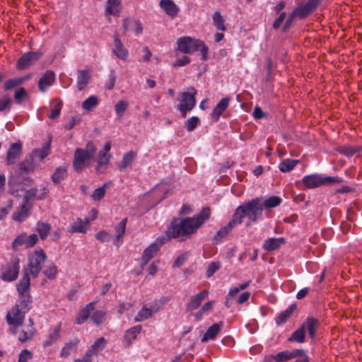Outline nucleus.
I'll list each match as a JSON object with an SVG mask.
<instances>
[{"instance_id":"nucleus-46","label":"nucleus","mask_w":362,"mask_h":362,"mask_svg":"<svg viewBox=\"0 0 362 362\" xmlns=\"http://www.w3.org/2000/svg\"><path fill=\"white\" fill-rule=\"evenodd\" d=\"M98 102L95 95H91L82 103V107L86 111H91L98 105Z\"/></svg>"},{"instance_id":"nucleus-22","label":"nucleus","mask_w":362,"mask_h":362,"mask_svg":"<svg viewBox=\"0 0 362 362\" xmlns=\"http://www.w3.org/2000/svg\"><path fill=\"white\" fill-rule=\"evenodd\" d=\"M90 78V69L78 70L77 88L79 90H83L88 84Z\"/></svg>"},{"instance_id":"nucleus-2","label":"nucleus","mask_w":362,"mask_h":362,"mask_svg":"<svg viewBox=\"0 0 362 362\" xmlns=\"http://www.w3.org/2000/svg\"><path fill=\"white\" fill-rule=\"evenodd\" d=\"M262 217L261 197H256L243 202L235 209L232 216L233 221L238 225L243 223L244 218H247L246 226H250L252 223H256Z\"/></svg>"},{"instance_id":"nucleus-40","label":"nucleus","mask_w":362,"mask_h":362,"mask_svg":"<svg viewBox=\"0 0 362 362\" xmlns=\"http://www.w3.org/2000/svg\"><path fill=\"white\" fill-rule=\"evenodd\" d=\"M127 218H124L116 228V239L115 240V245L117 247L122 242V238L124 235Z\"/></svg>"},{"instance_id":"nucleus-45","label":"nucleus","mask_w":362,"mask_h":362,"mask_svg":"<svg viewBox=\"0 0 362 362\" xmlns=\"http://www.w3.org/2000/svg\"><path fill=\"white\" fill-rule=\"evenodd\" d=\"M213 23L218 30L225 31L226 30L224 25V19L218 11L214 12L213 15Z\"/></svg>"},{"instance_id":"nucleus-27","label":"nucleus","mask_w":362,"mask_h":362,"mask_svg":"<svg viewBox=\"0 0 362 362\" xmlns=\"http://www.w3.org/2000/svg\"><path fill=\"white\" fill-rule=\"evenodd\" d=\"M136 157V153L132 151L124 154L119 170L121 172L124 171L128 168H132V164Z\"/></svg>"},{"instance_id":"nucleus-9","label":"nucleus","mask_w":362,"mask_h":362,"mask_svg":"<svg viewBox=\"0 0 362 362\" xmlns=\"http://www.w3.org/2000/svg\"><path fill=\"white\" fill-rule=\"evenodd\" d=\"M38 240L36 234L28 235L26 233H21L18 235L12 243V247L14 250H18L20 247H32Z\"/></svg>"},{"instance_id":"nucleus-49","label":"nucleus","mask_w":362,"mask_h":362,"mask_svg":"<svg viewBox=\"0 0 362 362\" xmlns=\"http://www.w3.org/2000/svg\"><path fill=\"white\" fill-rule=\"evenodd\" d=\"M120 0H108L106 11L110 15H115L119 11Z\"/></svg>"},{"instance_id":"nucleus-13","label":"nucleus","mask_w":362,"mask_h":362,"mask_svg":"<svg viewBox=\"0 0 362 362\" xmlns=\"http://www.w3.org/2000/svg\"><path fill=\"white\" fill-rule=\"evenodd\" d=\"M322 0H308L303 6L298 7L293 12L300 18L308 16L321 2Z\"/></svg>"},{"instance_id":"nucleus-11","label":"nucleus","mask_w":362,"mask_h":362,"mask_svg":"<svg viewBox=\"0 0 362 362\" xmlns=\"http://www.w3.org/2000/svg\"><path fill=\"white\" fill-rule=\"evenodd\" d=\"M42 55L40 52H26L21 56L18 60V68L19 69H24L28 66L34 64Z\"/></svg>"},{"instance_id":"nucleus-24","label":"nucleus","mask_w":362,"mask_h":362,"mask_svg":"<svg viewBox=\"0 0 362 362\" xmlns=\"http://www.w3.org/2000/svg\"><path fill=\"white\" fill-rule=\"evenodd\" d=\"M96 302H90L81 309L76 318V323L78 325L83 324L90 316V313L94 310Z\"/></svg>"},{"instance_id":"nucleus-18","label":"nucleus","mask_w":362,"mask_h":362,"mask_svg":"<svg viewBox=\"0 0 362 362\" xmlns=\"http://www.w3.org/2000/svg\"><path fill=\"white\" fill-rule=\"evenodd\" d=\"M230 99L228 98H222L214 108L211 117L214 122L219 119L221 115L228 107Z\"/></svg>"},{"instance_id":"nucleus-26","label":"nucleus","mask_w":362,"mask_h":362,"mask_svg":"<svg viewBox=\"0 0 362 362\" xmlns=\"http://www.w3.org/2000/svg\"><path fill=\"white\" fill-rule=\"evenodd\" d=\"M89 224L88 218L82 219L78 218L70 226L69 232L71 233H86L87 226Z\"/></svg>"},{"instance_id":"nucleus-57","label":"nucleus","mask_w":362,"mask_h":362,"mask_svg":"<svg viewBox=\"0 0 362 362\" xmlns=\"http://www.w3.org/2000/svg\"><path fill=\"white\" fill-rule=\"evenodd\" d=\"M199 123V119L197 117L194 116L185 122V126L187 131L192 132L196 128Z\"/></svg>"},{"instance_id":"nucleus-6","label":"nucleus","mask_w":362,"mask_h":362,"mask_svg":"<svg viewBox=\"0 0 362 362\" xmlns=\"http://www.w3.org/2000/svg\"><path fill=\"white\" fill-rule=\"evenodd\" d=\"M196 94L197 90L193 87L189 88L188 91L181 93L177 110L180 112L182 117H185L187 113L194 107L196 105Z\"/></svg>"},{"instance_id":"nucleus-7","label":"nucleus","mask_w":362,"mask_h":362,"mask_svg":"<svg viewBox=\"0 0 362 362\" xmlns=\"http://www.w3.org/2000/svg\"><path fill=\"white\" fill-rule=\"evenodd\" d=\"M47 256L42 250H35L28 258V271L34 278H37L42 269Z\"/></svg>"},{"instance_id":"nucleus-15","label":"nucleus","mask_w":362,"mask_h":362,"mask_svg":"<svg viewBox=\"0 0 362 362\" xmlns=\"http://www.w3.org/2000/svg\"><path fill=\"white\" fill-rule=\"evenodd\" d=\"M208 295L207 291H203L201 293L191 297L189 301L186 305V309L188 311H192L197 309Z\"/></svg>"},{"instance_id":"nucleus-28","label":"nucleus","mask_w":362,"mask_h":362,"mask_svg":"<svg viewBox=\"0 0 362 362\" xmlns=\"http://www.w3.org/2000/svg\"><path fill=\"white\" fill-rule=\"evenodd\" d=\"M111 158L112 155H105L99 153L95 168V171L98 174H102L105 171Z\"/></svg>"},{"instance_id":"nucleus-64","label":"nucleus","mask_w":362,"mask_h":362,"mask_svg":"<svg viewBox=\"0 0 362 362\" xmlns=\"http://www.w3.org/2000/svg\"><path fill=\"white\" fill-rule=\"evenodd\" d=\"M220 264L218 262H211L208 266L206 270V276L207 277H211L214 275V274L219 269Z\"/></svg>"},{"instance_id":"nucleus-37","label":"nucleus","mask_w":362,"mask_h":362,"mask_svg":"<svg viewBox=\"0 0 362 362\" xmlns=\"http://www.w3.org/2000/svg\"><path fill=\"white\" fill-rule=\"evenodd\" d=\"M158 251V247H156V244L150 245L144 251L142 256V265L146 264L149 260L153 257V256Z\"/></svg>"},{"instance_id":"nucleus-12","label":"nucleus","mask_w":362,"mask_h":362,"mask_svg":"<svg viewBox=\"0 0 362 362\" xmlns=\"http://www.w3.org/2000/svg\"><path fill=\"white\" fill-rule=\"evenodd\" d=\"M22 154V143L20 141L12 144L6 153V164L14 165Z\"/></svg>"},{"instance_id":"nucleus-42","label":"nucleus","mask_w":362,"mask_h":362,"mask_svg":"<svg viewBox=\"0 0 362 362\" xmlns=\"http://www.w3.org/2000/svg\"><path fill=\"white\" fill-rule=\"evenodd\" d=\"M298 163V160L285 159L279 163V168L282 173H288L291 171Z\"/></svg>"},{"instance_id":"nucleus-10","label":"nucleus","mask_w":362,"mask_h":362,"mask_svg":"<svg viewBox=\"0 0 362 362\" xmlns=\"http://www.w3.org/2000/svg\"><path fill=\"white\" fill-rule=\"evenodd\" d=\"M25 313L16 308L13 307L6 314V318L8 324L16 328L23 325Z\"/></svg>"},{"instance_id":"nucleus-41","label":"nucleus","mask_w":362,"mask_h":362,"mask_svg":"<svg viewBox=\"0 0 362 362\" xmlns=\"http://www.w3.org/2000/svg\"><path fill=\"white\" fill-rule=\"evenodd\" d=\"M67 176L66 168L60 166L57 168L52 176V180L54 184H59Z\"/></svg>"},{"instance_id":"nucleus-19","label":"nucleus","mask_w":362,"mask_h":362,"mask_svg":"<svg viewBox=\"0 0 362 362\" xmlns=\"http://www.w3.org/2000/svg\"><path fill=\"white\" fill-rule=\"evenodd\" d=\"M159 5L172 18L177 16L180 11L178 6L172 0H160Z\"/></svg>"},{"instance_id":"nucleus-30","label":"nucleus","mask_w":362,"mask_h":362,"mask_svg":"<svg viewBox=\"0 0 362 362\" xmlns=\"http://www.w3.org/2000/svg\"><path fill=\"white\" fill-rule=\"evenodd\" d=\"M11 332L13 334H18V338L20 341L25 342L33 337L35 328L27 327L26 329H21V330H17L14 328L11 329Z\"/></svg>"},{"instance_id":"nucleus-62","label":"nucleus","mask_w":362,"mask_h":362,"mask_svg":"<svg viewBox=\"0 0 362 362\" xmlns=\"http://www.w3.org/2000/svg\"><path fill=\"white\" fill-rule=\"evenodd\" d=\"M27 96V92L24 88H19L14 94V98L18 103H21L22 100Z\"/></svg>"},{"instance_id":"nucleus-4","label":"nucleus","mask_w":362,"mask_h":362,"mask_svg":"<svg viewBox=\"0 0 362 362\" xmlns=\"http://www.w3.org/2000/svg\"><path fill=\"white\" fill-rule=\"evenodd\" d=\"M177 49L184 54H192L199 50L202 59L206 60L208 54V47L204 42L191 37H182L177 39Z\"/></svg>"},{"instance_id":"nucleus-53","label":"nucleus","mask_w":362,"mask_h":362,"mask_svg":"<svg viewBox=\"0 0 362 362\" xmlns=\"http://www.w3.org/2000/svg\"><path fill=\"white\" fill-rule=\"evenodd\" d=\"M292 356L290 351H284L278 353L275 356H272V358L276 362H286L292 359Z\"/></svg>"},{"instance_id":"nucleus-20","label":"nucleus","mask_w":362,"mask_h":362,"mask_svg":"<svg viewBox=\"0 0 362 362\" xmlns=\"http://www.w3.org/2000/svg\"><path fill=\"white\" fill-rule=\"evenodd\" d=\"M222 326H223V322L221 321L219 322L213 324L211 326H210L207 329L206 332L202 337L201 341L204 343L210 339H215V337L221 332Z\"/></svg>"},{"instance_id":"nucleus-55","label":"nucleus","mask_w":362,"mask_h":362,"mask_svg":"<svg viewBox=\"0 0 362 362\" xmlns=\"http://www.w3.org/2000/svg\"><path fill=\"white\" fill-rule=\"evenodd\" d=\"M128 105L129 103L126 100H120L115 105V112L119 117H122L123 116Z\"/></svg>"},{"instance_id":"nucleus-36","label":"nucleus","mask_w":362,"mask_h":362,"mask_svg":"<svg viewBox=\"0 0 362 362\" xmlns=\"http://www.w3.org/2000/svg\"><path fill=\"white\" fill-rule=\"evenodd\" d=\"M50 151V141L45 144L41 149H35L32 152L33 159L39 158L40 160H43L49 155Z\"/></svg>"},{"instance_id":"nucleus-38","label":"nucleus","mask_w":362,"mask_h":362,"mask_svg":"<svg viewBox=\"0 0 362 362\" xmlns=\"http://www.w3.org/2000/svg\"><path fill=\"white\" fill-rule=\"evenodd\" d=\"M61 323H59L53 329V331L49 333L48 338L44 342V346H49L52 345L59 338L60 336V330H61Z\"/></svg>"},{"instance_id":"nucleus-3","label":"nucleus","mask_w":362,"mask_h":362,"mask_svg":"<svg viewBox=\"0 0 362 362\" xmlns=\"http://www.w3.org/2000/svg\"><path fill=\"white\" fill-rule=\"evenodd\" d=\"M96 147L93 142L86 144V148H76L73 158V168L76 172H82L93 160Z\"/></svg>"},{"instance_id":"nucleus-47","label":"nucleus","mask_w":362,"mask_h":362,"mask_svg":"<svg viewBox=\"0 0 362 362\" xmlns=\"http://www.w3.org/2000/svg\"><path fill=\"white\" fill-rule=\"evenodd\" d=\"M79 340L75 339L69 343L66 344L65 346L62 348L61 351V355L63 357H67L72 351L75 350L77 344H78Z\"/></svg>"},{"instance_id":"nucleus-21","label":"nucleus","mask_w":362,"mask_h":362,"mask_svg":"<svg viewBox=\"0 0 362 362\" xmlns=\"http://www.w3.org/2000/svg\"><path fill=\"white\" fill-rule=\"evenodd\" d=\"M112 53L119 59L127 61L128 57V51L122 45L121 40L115 37L114 40V48Z\"/></svg>"},{"instance_id":"nucleus-1","label":"nucleus","mask_w":362,"mask_h":362,"mask_svg":"<svg viewBox=\"0 0 362 362\" xmlns=\"http://www.w3.org/2000/svg\"><path fill=\"white\" fill-rule=\"evenodd\" d=\"M209 216L210 209L205 207L192 218L174 220L166 230L165 235L158 238L153 244H156V247H158L159 250L161 245L166 243L171 238H177L180 241H184L189 238L192 234L195 233Z\"/></svg>"},{"instance_id":"nucleus-61","label":"nucleus","mask_w":362,"mask_h":362,"mask_svg":"<svg viewBox=\"0 0 362 362\" xmlns=\"http://www.w3.org/2000/svg\"><path fill=\"white\" fill-rule=\"evenodd\" d=\"M12 103V100L7 95H4L0 99V112L6 109H9Z\"/></svg>"},{"instance_id":"nucleus-54","label":"nucleus","mask_w":362,"mask_h":362,"mask_svg":"<svg viewBox=\"0 0 362 362\" xmlns=\"http://www.w3.org/2000/svg\"><path fill=\"white\" fill-rule=\"evenodd\" d=\"M43 273L49 279H55L57 273V266L53 263L49 264L43 271Z\"/></svg>"},{"instance_id":"nucleus-32","label":"nucleus","mask_w":362,"mask_h":362,"mask_svg":"<svg viewBox=\"0 0 362 362\" xmlns=\"http://www.w3.org/2000/svg\"><path fill=\"white\" fill-rule=\"evenodd\" d=\"M281 203V199L277 196H272L266 199H263L261 197V206L262 211H263L264 209H269L274 207L278 206Z\"/></svg>"},{"instance_id":"nucleus-31","label":"nucleus","mask_w":362,"mask_h":362,"mask_svg":"<svg viewBox=\"0 0 362 362\" xmlns=\"http://www.w3.org/2000/svg\"><path fill=\"white\" fill-rule=\"evenodd\" d=\"M20 300L16 304V307L20 309L23 313H27L32 303V298L30 295H19Z\"/></svg>"},{"instance_id":"nucleus-5","label":"nucleus","mask_w":362,"mask_h":362,"mask_svg":"<svg viewBox=\"0 0 362 362\" xmlns=\"http://www.w3.org/2000/svg\"><path fill=\"white\" fill-rule=\"evenodd\" d=\"M338 178L335 177L322 176L319 174H313L305 176L301 181L296 182V185L303 184L308 189H313L327 183L337 182Z\"/></svg>"},{"instance_id":"nucleus-44","label":"nucleus","mask_w":362,"mask_h":362,"mask_svg":"<svg viewBox=\"0 0 362 362\" xmlns=\"http://www.w3.org/2000/svg\"><path fill=\"white\" fill-rule=\"evenodd\" d=\"M36 230L42 240H45L51 230V226L47 223L38 222L36 225Z\"/></svg>"},{"instance_id":"nucleus-50","label":"nucleus","mask_w":362,"mask_h":362,"mask_svg":"<svg viewBox=\"0 0 362 362\" xmlns=\"http://www.w3.org/2000/svg\"><path fill=\"white\" fill-rule=\"evenodd\" d=\"M38 189L37 188H31L30 189H28L25 191L24 197H23V202L26 204H31L30 202L33 201L35 199L37 200L38 197Z\"/></svg>"},{"instance_id":"nucleus-25","label":"nucleus","mask_w":362,"mask_h":362,"mask_svg":"<svg viewBox=\"0 0 362 362\" xmlns=\"http://www.w3.org/2000/svg\"><path fill=\"white\" fill-rule=\"evenodd\" d=\"M285 243L284 238H270L264 241L263 248L267 251H273L279 249Z\"/></svg>"},{"instance_id":"nucleus-39","label":"nucleus","mask_w":362,"mask_h":362,"mask_svg":"<svg viewBox=\"0 0 362 362\" xmlns=\"http://www.w3.org/2000/svg\"><path fill=\"white\" fill-rule=\"evenodd\" d=\"M142 327L141 325H136L129 329L124 334V340L130 344L136 336L140 333Z\"/></svg>"},{"instance_id":"nucleus-35","label":"nucleus","mask_w":362,"mask_h":362,"mask_svg":"<svg viewBox=\"0 0 362 362\" xmlns=\"http://www.w3.org/2000/svg\"><path fill=\"white\" fill-rule=\"evenodd\" d=\"M106 344V340L104 337H100L98 339L94 344L91 346L90 349L86 353V356H90L93 354H97L98 352L103 350Z\"/></svg>"},{"instance_id":"nucleus-34","label":"nucleus","mask_w":362,"mask_h":362,"mask_svg":"<svg viewBox=\"0 0 362 362\" xmlns=\"http://www.w3.org/2000/svg\"><path fill=\"white\" fill-rule=\"evenodd\" d=\"M158 311V309L148 308L146 306H143L139 310L137 315L134 317L135 322H141L146 319L150 318L154 313Z\"/></svg>"},{"instance_id":"nucleus-17","label":"nucleus","mask_w":362,"mask_h":362,"mask_svg":"<svg viewBox=\"0 0 362 362\" xmlns=\"http://www.w3.org/2000/svg\"><path fill=\"white\" fill-rule=\"evenodd\" d=\"M33 208V204L24 203L13 214V219L19 223L23 221L29 216V211Z\"/></svg>"},{"instance_id":"nucleus-48","label":"nucleus","mask_w":362,"mask_h":362,"mask_svg":"<svg viewBox=\"0 0 362 362\" xmlns=\"http://www.w3.org/2000/svg\"><path fill=\"white\" fill-rule=\"evenodd\" d=\"M360 147H354L351 146H340L337 148V151L341 154H343L346 156H351L355 153L359 152L361 151Z\"/></svg>"},{"instance_id":"nucleus-51","label":"nucleus","mask_w":362,"mask_h":362,"mask_svg":"<svg viewBox=\"0 0 362 362\" xmlns=\"http://www.w3.org/2000/svg\"><path fill=\"white\" fill-rule=\"evenodd\" d=\"M23 82V78H11L5 81L4 83V90H9L13 88H16L19 85L22 84Z\"/></svg>"},{"instance_id":"nucleus-58","label":"nucleus","mask_w":362,"mask_h":362,"mask_svg":"<svg viewBox=\"0 0 362 362\" xmlns=\"http://www.w3.org/2000/svg\"><path fill=\"white\" fill-rule=\"evenodd\" d=\"M55 103H56V104H55L54 109H52L51 110V112L49 115V117L52 119H54L58 117V116L60 114L62 107V102L61 100H57L55 101Z\"/></svg>"},{"instance_id":"nucleus-52","label":"nucleus","mask_w":362,"mask_h":362,"mask_svg":"<svg viewBox=\"0 0 362 362\" xmlns=\"http://www.w3.org/2000/svg\"><path fill=\"white\" fill-rule=\"evenodd\" d=\"M106 311L105 310H96L92 316L91 320L94 324L99 325H101L105 319Z\"/></svg>"},{"instance_id":"nucleus-14","label":"nucleus","mask_w":362,"mask_h":362,"mask_svg":"<svg viewBox=\"0 0 362 362\" xmlns=\"http://www.w3.org/2000/svg\"><path fill=\"white\" fill-rule=\"evenodd\" d=\"M237 225L236 222H234L233 218H232L226 226L222 227L216 232L212 240L213 244L216 245L220 243Z\"/></svg>"},{"instance_id":"nucleus-29","label":"nucleus","mask_w":362,"mask_h":362,"mask_svg":"<svg viewBox=\"0 0 362 362\" xmlns=\"http://www.w3.org/2000/svg\"><path fill=\"white\" fill-rule=\"evenodd\" d=\"M30 278L28 276V271L26 270L21 279L19 284L17 286V291L19 295H30Z\"/></svg>"},{"instance_id":"nucleus-16","label":"nucleus","mask_w":362,"mask_h":362,"mask_svg":"<svg viewBox=\"0 0 362 362\" xmlns=\"http://www.w3.org/2000/svg\"><path fill=\"white\" fill-rule=\"evenodd\" d=\"M54 73L50 70L46 71L38 81L39 90L41 92H45V90L54 83Z\"/></svg>"},{"instance_id":"nucleus-60","label":"nucleus","mask_w":362,"mask_h":362,"mask_svg":"<svg viewBox=\"0 0 362 362\" xmlns=\"http://www.w3.org/2000/svg\"><path fill=\"white\" fill-rule=\"evenodd\" d=\"M33 358V354L28 349H23L18 356V362H28Z\"/></svg>"},{"instance_id":"nucleus-33","label":"nucleus","mask_w":362,"mask_h":362,"mask_svg":"<svg viewBox=\"0 0 362 362\" xmlns=\"http://www.w3.org/2000/svg\"><path fill=\"white\" fill-rule=\"evenodd\" d=\"M296 308V305L293 304L290 305L286 310L281 312L278 316H276L275 319L276 325H281L286 322Z\"/></svg>"},{"instance_id":"nucleus-43","label":"nucleus","mask_w":362,"mask_h":362,"mask_svg":"<svg viewBox=\"0 0 362 362\" xmlns=\"http://www.w3.org/2000/svg\"><path fill=\"white\" fill-rule=\"evenodd\" d=\"M305 339V332L300 326L288 339L290 342L303 343Z\"/></svg>"},{"instance_id":"nucleus-56","label":"nucleus","mask_w":362,"mask_h":362,"mask_svg":"<svg viewBox=\"0 0 362 362\" xmlns=\"http://www.w3.org/2000/svg\"><path fill=\"white\" fill-rule=\"evenodd\" d=\"M107 184H104L102 187L97 188L93 192L91 197L94 201H100L105 194V188Z\"/></svg>"},{"instance_id":"nucleus-23","label":"nucleus","mask_w":362,"mask_h":362,"mask_svg":"<svg viewBox=\"0 0 362 362\" xmlns=\"http://www.w3.org/2000/svg\"><path fill=\"white\" fill-rule=\"evenodd\" d=\"M319 321L313 317H308L301 325L302 327L305 332L307 330L308 332V334L311 339H313L315 337L316 329L319 326Z\"/></svg>"},{"instance_id":"nucleus-8","label":"nucleus","mask_w":362,"mask_h":362,"mask_svg":"<svg viewBox=\"0 0 362 362\" xmlns=\"http://www.w3.org/2000/svg\"><path fill=\"white\" fill-rule=\"evenodd\" d=\"M20 259L12 257L8 264L2 269L1 279L6 281H12L17 279L19 273Z\"/></svg>"},{"instance_id":"nucleus-59","label":"nucleus","mask_w":362,"mask_h":362,"mask_svg":"<svg viewBox=\"0 0 362 362\" xmlns=\"http://www.w3.org/2000/svg\"><path fill=\"white\" fill-rule=\"evenodd\" d=\"M250 281L243 283L238 286L234 287L231 288L228 294V297H234L236 296L240 291L245 289L250 285Z\"/></svg>"},{"instance_id":"nucleus-63","label":"nucleus","mask_w":362,"mask_h":362,"mask_svg":"<svg viewBox=\"0 0 362 362\" xmlns=\"http://www.w3.org/2000/svg\"><path fill=\"white\" fill-rule=\"evenodd\" d=\"M110 238V234L105 230L99 231L95 234V238L100 242H109Z\"/></svg>"}]
</instances>
